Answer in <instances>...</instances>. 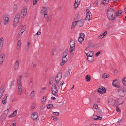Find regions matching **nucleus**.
<instances>
[{
  "label": "nucleus",
  "mask_w": 126,
  "mask_h": 126,
  "mask_svg": "<svg viewBox=\"0 0 126 126\" xmlns=\"http://www.w3.org/2000/svg\"><path fill=\"white\" fill-rule=\"evenodd\" d=\"M115 11L112 8L109 9L107 11V14L108 19L110 20H113L115 18L114 15L115 14Z\"/></svg>",
  "instance_id": "obj_1"
},
{
  "label": "nucleus",
  "mask_w": 126,
  "mask_h": 126,
  "mask_svg": "<svg viewBox=\"0 0 126 126\" xmlns=\"http://www.w3.org/2000/svg\"><path fill=\"white\" fill-rule=\"evenodd\" d=\"M70 48L69 51L70 53V57L71 58L75 52L74 49L75 48V42L72 39H71L70 42Z\"/></svg>",
  "instance_id": "obj_2"
},
{
  "label": "nucleus",
  "mask_w": 126,
  "mask_h": 126,
  "mask_svg": "<svg viewBox=\"0 0 126 126\" xmlns=\"http://www.w3.org/2000/svg\"><path fill=\"white\" fill-rule=\"evenodd\" d=\"M117 92L118 93L119 96L123 97L125 95L124 92H126V89L125 88L121 87L117 90Z\"/></svg>",
  "instance_id": "obj_3"
},
{
  "label": "nucleus",
  "mask_w": 126,
  "mask_h": 126,
  "mask_svg": "<svg viewBox=\"0 0 126 126\" xmlns=\"http://www.w3.org/2000/svg\"><path fill=\"white\" fill-rule=\"evenodd\" d=\"M51 88L52 94L55 96H58V94L56 93L58 92V91L56 85L55 84L52 85Z\"/></svg>",
  "instance_id": "obj_4"
},
{
  "label": "nucleus",
  "mask_w": 126,
  "mask_h": 126,
  "mask_svg": "<svg viewBox=\"0 0 126 126\" xmlns=\"http://www.w3.org/2000/svg\"><path fill=\"white\" fill-rule=\"evenodd\" d=\"M9 112V109H7L1 115L0 120L2 122L5 121L6 118Z\"/></svg>",
  "instance_id": "obj_5"
},
{
  "label": "nucleus",
  "mask_w": 126,
  "mask_h": 126,
  "mask_svg": "<svg viewBox=\"0 0 126 126\" xmlns=\"http://www.w3.org/2000/svg\"><path fill=\"white\" fill-rule=\"evenodd\" d=\"M20 14L19 13H17L15 16L14 20V23L13 25L16 26L17 24L18 23L19 19Z\"/></svg>",
  "instance_id": "obj_6"
},
{
  "label": "nucleus",
  "mask_w": 126,
  "mask_h": 126,
  "mask_svg": "<svg viewBox=\"0 0 126 126\" xmlns=\"http://www.w3.org/2000/svg\"><path fill=\"white\" fill-rule=\"evenodd\" d=\"M98 90L97 91L99 93L103 94L105 93L106 92V90L105 88L101 86H100L98 87Z\"/></svg>",
  "instance_id": "obj_7"
},
{
  "label": "nucleus",
  "mask_w": 126,
  "mask_h": 126,
  "mask_svg": "<svg viewBox=\"0 0 126 126\" xmlns=\"http://www.w3.org/2000/svg\"><path fill=\"white\" fill-rule=\"evenodd\" d=\"M49 10V8L47 7H42V11L44 13V17L45 18H47V12Z\"/></svg>",
  "instance_id": "obj_8"
},
{
  "label": "nucleus",
  "mask_w": 126,
  "mask_h": 126,
  "mask_svg": "<svg viewBox=\"0 0 126 126\" xmlns=\"http://www.w3.org/2000/svg\"><path fill=\"white\" fill-rule=\"evenodd\" d=\"M17 84H18V86L17 93L18 94L20 95L22 93L23 87L21 83Z\"/></svg>",
  "instance_id": "obj_9"
},
{
  "label": "nucleus",
  "mask_w": 126,
  "mask_h": 126,
  "mask_svg": "<svg viewBox=\"0 0 126 126\" xmlns=\"http://www.w3.org/2000/svg\"><path fill=\"white\" fill-rule=\"evenodd\" d=\"M27 11V9L25 8H24L22 10L20 15L21 17H24L26 15Z\"/></svg>",
  "instance_id": "obj_10"
},
{
  "label": "nucleus",
  "mask_w": 126,
  "mask_h": 126,
  "mask_svg": "<svg viewBox=\"0 0 126 126\" xmlns=\"http://www.w3.org/2000/svg\"><path fill=\"white\" fill-rule=\"evenodd\" d=\"M38 115V114L36 112H35L31 115V117L33 120L37 119Z\"/></svg>",
  "instance_id": "obj_11"
},
{
  "label": "nucleus",
  "mask_w": 126,
  "mask_h": 126,
  "mask_svg": "<svg viewBox=\"0 0 126 126\" xmlns=\"http://www.w3.org/2000/svg\"><path fill=\"white\" fill-rule=\"evenodd\" d=\"M67 60V59L66 58V57H64V56H62V61L60 63V65L61 66L63 65L64 64H65Z\"/></svg>",
  "instance_id": "obj_12"
},
{
  "label": "nucleus",
  "mask_w": 126,
  "mask_h": 126,
  "mask_svg": "<svg viewBox=\"0 0 126 126\" xmlns=\"http://www.w3.org/2000/svg\"><path fill=\"white\" fill-rule=\"evenodd\" d=\"M5 55L1 54L0 56V64L1 65L4 59Z\"/></svg>",
  "instance_id": "obj_13"
},
{
  "label": "nucleus",
  "mask_w": 126,
  "mask_h": 126,
  "mask_svg": "<svg viewBox=\"0 0 126 126\" xmlns=\"http://www.w3.org/2000/svg\"><path fill=\"white\" fill-rule=\"evenodd\" d=\"M78 25L79 27L82 26L84 23V21L83 19H80Z\"/></svg>",
  "instance_id": "obj_14"
},
{
  "label": "nucleus",
  "mask_w": 126,
  "mask_h": 126,
  "mask_svg": "<svg viewBox=\"0 0 126 126\" xmlns=\"http://www.w3.org/2000/svg\"><path fill=\"white\" fill-rule=\"evenodd\" d=\"M3 19L5 21L4 23V25L7 24L9 21V17L6 16H4L3 17Z\"/></svg>",
  "instance_id": "obj_15"
},
{
  "label": "nucleus",
  "mask_w": 126,
  "mask_h": 126,
  "mask_svg": "<svg viewBox=\"0 0 126 126\" xmlns=\"http://www.w3.org/2000/svg\"><path fill=\"white\" fill-rule=\"evenodd\" d=\"M70 69H69L68 71L66 72H65V74L64 75V77H68L70 74L69 71H70Z\"/></svg>",
  "instance_id": "obj_16"
},
{
  "label": "nucleus",
  "mask_w": 126,
  "mask_h": 126,
  "mask_svg": "<svg viewBox=\"0 0 126 126\" xmlns=\"http://www.w3.org/2000/svg\"><path fill=\"white\" fill-rule=\"evenodd\" d=\"M92 17V15L91 14V15L89 14L86 15V16L85 18V20H88L89 21L90 19V18H91Z\"/></svg>",
  "instance_id": "obj_17"
},
{
  "label": "nucleus",
  "mask_w": 126,
  "mask_h": 126,
  "mask_svg": "<svg viewBox=\"0 0 126 126\" xmlns=\"http://www.w3.org/2000/svg\"><path fill=\"white\" fill-rule=\"evenodd\" d=\"M87 60L89 62H92L94 61L93 57L89 56H87Z\"/></svg>",
  "instance_id": "obj_18"
},
{
  "label": "nucleus",
  "mask_w": 126,
  "mask_h": 126,
  "mask_svg": "<svg viewBox=\"0 0 126 126\" xmlns=\"http://www.w3.org/2000/svg\"><path fill=\"white\" fill-rule=\"evenodd\" d=\"M19 65V63L18 61H16L15 63V69H16L18 68Z\"/></svg>",
  "instance_id": "obj_19"
},
{
  "label": "nucleus",
  "mask_w": 126,
  "mask_h": 126,
  "mask_svg": "<svg viewBox=\"0 0 126 126\" xmlns=\"http://www.w3.org/2000/svg\"><path fill=\"white\" fill-rule=\"evenodd\" d=\"M79 22V20H78V21H73V22L72 23V24L71 25V29H72L77 24V22Z\"/></svg>",
  "instance_id": "obj_20"
},
{
  "label": "nucleus",
  "mask_w": 126,
  "mask_h": 126,
  "mask_svg": "<svg viewBox=\"0 0 126 126\" xmlns=\"http://www.w3.org/2000/svg\"><path fill=\"white\" fill-rule=\"evenodd\" d=\"M68 50L67 49L65 50V51L63 53V56L64 57H66V56L68 54Z\"/></svg>",
  "instance_id": "obj_21"
},
{
  "label": "nucleus",
  "mask_w": 126,
  "mask_h": 126,
  "mask_svg": "<svg viewBox=\"0 0 126 126\" xmlns=\"http://www.w3.org/2000/svg\"><path fill=\"white\" fill-rule=\"evenodd\" d=\"M122 11L121 10H119L116 12H115V14L116 16H120L122 13Z\"/></svg>",
  "instance_id": "obj_22"
},
{
  "label": "nucleus",
  "mask_w": 126,
  "mask_h": 126,
  "mask_svg": "<svg viewBox=\"0 0 126 126\" xmlns=\"http://www.w3.org/2000/svg\"><path fill=\"white\" fill-rule=\"evenodd\" d=\"M94 47V46L92 44H88V46L85 49L86 50H87L88 49H90Z\"/></svg>",
  "instance_id": "obj_23"
},
{
  "label": "nucleus",
  "mask_w": 126,
  "mask_h": 126,
  "mask_svg": "<svg viewBox=\"0 0 126 126\" xmlns=\"http://www.w3.org/2000/svg\"><path fill=\"white\" fill-rule=\"evenodd\" d=\"M86 80L87 82L90 81L91 79V77L90 75H87L85 76Z\"/></svg>",
  "instance_id": "obj_24"
},
{
  "label": "nucleus",
  "mask_w": 126,
  "mask_h": 126,
  "mask_svg": "<svg viewBox=\"0 0 126 126\" xmlns=\"http://www.w3.org/2000/svg\"><path fill=\"white\" fill-rule=\"evenodd\" d=\"M93 54L94 53L93 51H90L86 54V55L93 57Z\"/></svg>",
  "instance_id": "obj_25"
},
{
  "label": "nucleus",
  "mask_w": 126,
  "mask_h": 126,
  "mask_svg": "<svg viewBox=\"0 0 126 126\" xmlns=\"http://www.w3.org/2000/svg\"><path fill=\"white\" fill-rule=\"evenodd\" d=\"M21 75H20L18 77L17 81V84H21Z\"/></svg>",
  "instance_id": "obj_26"
},
{
  "label": "nucleus",
  "mask_w": 126,
  "mask_h": 126,
  "mask_svg": "<svg viewBox=\"0 0 126 126\" xmlns=\"http://www.w3.org/2000/svg\"><path fill=\"white\" fill-rule=\"evenodd\" d=\"M17 4H14L13 5V11L14 13H15V12L16 11L17 9Z\"/></svg>",
  "instance_id": "obj_27"
},
{
  "label": "nucleus",
  "mask_w": 126,
  "mask_h": 126,
  "mask_svg": "<svg viewBox=\"0 0 126 126\" xmlns=\"http://www.w3.org/2000/svg\"><path fill=\"white\" fill-rule=\"evenodd\" d=\"M109 3V0H104L101 2V4H107Z\"/></svg>",
  "instance_id": "obj_28"
},
{
  "label": "nucleus",
  "mask_w": 126,
  "mask_h": 126,
  "mask_svg": "<svg viewBox=\"0 0 126 126\" xmlns=\"http://www.w3.org/2000/svg\"><path fill=\"white\" fill-rule=\"evenodd\" d=\"M110 76L109 75V74H107L106 73L103 74L102 75V77L103 78H108Z\"/></svg>",
  "instance_id": "obj_29"
},
{
  "label": "nucleus",
  "mask_w": 126,
  "mask_h": 126,
  "mask_svg": "<svg viewBox=\"0 0 126 126\" xmlns=\"http://www.w3.org/2000/svg\"><path fill=\"white\" fill-rule=\"evenodd\" d=\"M3 39L1 37L0 39V46H3Z\"/></svg>",
  "instance_id": "obj_30"
},
{
  "label": "nucleus",
  "mask_w": 126,
  "mask_h": 126,
  "mask_svg": "<svg viewBox=\"0 0 126 126\" xmlns=\"http://www.w3.org/2000/svg\"><path fill=\"white\" fill-rule=\"evenodd\" d=\"M79 14H78L77 15H76L75 16V17L74 20H73V21H75L76 20H78L79 18Z\"/></svg>",
  "instance_id": "obj_31"
},
{
  "label": "nucleus",
  "mask_w": 126,
  "mask_h": 126,
  "mask_svg": "<svg viewBox=\"0 0 126 126\" xmlns=\"http://www.w3.org/2000/svg\"><path fill=\"white\" fill-rule=\"evenodd\" d=\"M33 81V79L32 78H30V82H29V85L30 86L32 87L33 85L32 81Z\"/></svg>",
  "instance_id": "obj_32"
},
{
  "label": "nucleus",
  "mask_w": 126,
  "mask_h": 126,
  "mask_svg": "<svg viewBox=\"0 0 126 126\" xmlns=\"http://www.w3.org/2000/svg\"><path fill=\"white\" fill-rule=\"evenodd\" d=\"M21 45L20 41V40H18L17 44V48L18 49H19Z\"/></svg>",
  "instance_id": "obj_33"
},
{
  "label": "nucleus",
  "mask_w": 126,
  "mask_h": 126,
  "mask_svg": "<svg viewBox=\"0 0 126 126\" xmlns=\"http://www.w3.org/2000/svg\"><path fill=\"white\" fill-rule=\"evenodd\" d=\"M2 104L4 105L6 104V99L5 98V97H3L2 99Z\"/></svg>",
  "instance_id": "obj_34"
},
{
  "label": "nucleus",
  "mask_w": 126,
  "mask_h": 126,
  "mask_svg": "<svg viewBox=\"0 0 126 126\" xmlns=\"http://www.w3.org/2000/svg\"><path fill=\"white\" fill-rule=\"evenodd\" d=\"M62 76V73L61 72H59L57 74L56 77L57 78L60 77V78H61Z\"/></svg>",
  "instance_id": "obj_35"
},
{
  "label": "nucleus",
  "mask_w": 126,
  "mask_h": 126,
  "mask_svg": "<svg viewBox=\"0 0 126 126\" xmlns=\"http://www.w3.org/2000/svg\"><path fill=\"white\" fill-rule=\"evenodd\" d=\"M122 82L124 85L126 86V78H123Z\"/></svg>",
  "instance_id": "obj_36"
},
{
  "label": "nucleus",
  "mask_w": 126,
  "mask_h": 126,
  "mask_svg": "<svg viewBox=\"0 0 126 126\" xmlns=\"http://www.w3.org/2000/svg\"><path fill=\"white\" fill-rule=\"evenodd\" d=\"M84 38L79 37L78 38V41L79 42L81 43L84 40Z\"/></svg>",
  "instance_id": "obj_37"
},
{
  "label": "nucleus",
  "mask_w": 126,
  "mask_h": 126,
  "mask_svg": "<svg viewBox=\"0 0 126 126\" xmlns=\"http://www.w3.org/2000/svg\"><path fill=\"white\" fill-rule=\"evenodd\" d=\"M61 78H60V77L57 78L56 76V77L55 79V81L56 82L57 84L58 82L60 80Z\"/></svg>",
  "instance_id": "obj_38"
},
{
  "label": "nucleus",
  "mask_w": 126,
  "mask_h": 126,
  "mask_svg": "<svg viewBox=\"0 0 126 126\" xmlns=\"http://www.w3.org/2000/svg\"><path fill=\"white\" fill-rule=\"evenodd\" d=\"M51 118L52 119L55 121H56L58 120V118L56 117L51 116Z\"/></svg>",
  "instance_id": "obj_39"
},
{
  "label": "nucleus",
  "mask_w": 126,
  "mask_h": 126,
  "mask_svg": "<svg viewBox=\"0 0 126 126\" xmlns=\"http://www.w3.org/2000/svg\"><path fill=\"white\" fill-rule=\"evenodd\" d=\"M47 107V109H51L53 106V105L51 104H48L46 106Z\"/></svg>",
  "instance_id": "obj_40"
},
{
  "label": "nucleus",
  "mask_w": 126,
  "mask_h": 126,
  "mask_svg": "<svg viewBox=\"0 0 126 126\" xmlns=\"http://www.w3.org/2000/svg\"><path fill=\"white\" fill-rule=\"evenodd\" d=\"M112 85L113 86L116 87L118 88H119V89L121 87L120 86H118V85H116V83L115 84L113 82L112 83Z\"/></svg>",
  "instance_id": "obj_41"
},
{
  "label": "nucleus",
  "mask_w": 126,
  "mask_h": 126,
  "mask_svg": "<svg viewBox=\"0 0 126 126\" xmlns=\"http://www.w3.org/2000/svg\"><path fill=\"white\" fill-rule=\"evenodd\" d=\"M52 18V16H49L47 18V21L48 22H49V21H50Z\"/></svg>",
  "instance_id": "obj_42"
},
{
  "label": "nucleus",
  "mask_w": 126,
  "mask_h": 126,
  "mask_svg": "<svg viewBox=\"0 0 126 126\" xmlns=\"http://www.w3.org/2000/svg\"><path fill=\"white\" fill-rule=\"evenodd\" d=\"M17 110H16L14 111L12 113V115H13V116H15L17 114Z\"/></svg>",
  "instance_id": "obj_43"
},
{
  "label": "nucleus",
  "mask_w": 126,
  "mask_h": 126,
  "mask_svg": "<svg viewBox=\"0 0 126 126\" xmlns=\"http://www.w3.org/2000/svg\"><path fill=\"white\" fill-rule=\"evenodd\" d=\"M53 114L56 116H58L59 115V113L57 112H53Z\"/></svg>",
  "instance_id": "obj_44"
},
{
  "label": "nucleus",
  "mask_w": 126,
  "mask_h": 126,
  "mask_svg": "<svg viewBox=\"0 0 126 126\" xmlns=\"http://www.w3.org/2000/svg\"><path fill=\"white\" fill-rule=\"evenodd\" d=\"M22 35V34L21 32H19L17 34V37L18 38H19L21 37Z\"/></svg>",
  "instance_id": "obj_45"
},
{
  "label": "nucleus",
  "mask_w": 126,
  "mask_h": 126,
  "mask_svg": "<svg viewBox=\"0 0 126 126\" xmlns=\"http://www.w3.org/2000/svg\"><path fill=\"white\" fill-rule=\"evenodd\" d=\"M54 78H51L49 79V82L50 84H51L53 81Z\"/></svg>",
  "instance_id": "obj_46"
},
{
  "label": "nucleus",
  "mask_w": 126,
  "mask_h": 126,
  "mask_svg": "<svg viewBox=\"0 0 126 126\" xmlns=\"http://www.w3.org/2000/svg\"><path fill=\"white\" fill-rule=\"evenodd\" d=\"M97 116L96 115H94L92 117V118L93 119L97 120Z\"/></svg>",
  "instance_id": "obj_47"
},
{
  "label": "nucleus",
  "mask_w": 126,
  "mask_h": 126,
  "mask_svg": "<svg viewBox=\"0 0 126 126\" xmlns=\"http://www.w3.org/2000/svg\"><path fill=\"white\" fill-rule=\"evenodd\" d=\"M79 37H82V38H84V34L83 33H81L80 34V36Z\"/></svg>",
  "instance_id": "obj_48"
},
{
  "label": "nucleus",
  "mask_w": 126,
  "mask_h": 126,
  "mask_svg": "<svg viewBox=\"0 0 126 126\" xmlns=\"http://www.w3.org/2000/svg\"><path fill=\"white\" fill-rule=\"evenodd\" d=\"M93 108L95 109H97L98 108V107L97 105L96 104H94L93 106Z\"/></svg>",
  "instance_id": "obj_49"
},
{
  "label": "nucleus",
  "mask_w": 126,
  "mask_h": 126,
  "mask_svg": "<svg viewBox=\"0 0 126 126\" xmlns=\"http://www.w3.org/2000/svg\"><path fill=\"white\" fill-rule=\"evenodd\" d=\"M63 104V102H61L57 103V105L59 106L62 105Z\"/></svg>",
  "instance_id": "obj_50"
},
{
  "label": "nucleus",
  "mask_w": 126,
  "mask_h": 126,
  "mask_svg": "<svg viewBox=\"0 0 126 126\" xmlns=\"http://www.w3.org/2000/svg\"><path fill=\"white\" fill-rule=\"evenodd\" d=\"M31 96L34 97V91H33L31 92Z\"/></svg>",
  "instance_id": "obj_51"
},
{
  "label": "nucleus",
  "mask_w": 126,
  "mask_h": 126,
  "mask_svg": "<svg viewBox=\"0 0 126 126\" xmlns=\"http://www.w3.org/2000/svg\"><path fill=\"white\" fill-rule=\"evenodd\" d=\"M86 15L90 14L91 15V12L89 9H87L86 11Z\"/></svg>",
  "instance_id": "obj_52"
},
{
  "label": "nucleus",
  "mask_w": 126,
  "mask_h": 126,
  "mask_svg": "<svg viewBox=\"0 0 126 126\" xmlns=\"http://www.w3.org/2000/svg\"><path fill=\"white\" fill-rule=\"evenodd\" d=\"M22 27V29L23 30H24V31L26 29V26L25 25L23 26L22 25H21L20 27Z\"/></svg>",
  "instance_id": "obj_53"
},
{
  "label": "nucleus",
  "mask_w": 126,
  "mask_h": 126,
  "mask_svg": "<svg viewBox=\"0 0 126 126\" xmlns=\"http://www.w3.org/2000/svg\"><path fill=\"white\" fill-rule=\"evenodd\" d=\"M79 4H77V3H75H75H74V8H77L78 7V5Z\"/></svg>",
  "instance_id": "obj_54"
},
{
  "label": "nucleus",
  "mask_w": 126,
  "mask_h": 126,
  "mask_svg": "<svg viewBox=\"0 0 126 126\" xmlns=\"http://www.w3.org/2000/svg\"><path fill=\"white\" fill-rule=\"evenodd\" d=\"M46 97H45V96H44L42 99V102H45V101L46 100Z\"/></svg>",
  "instance_id": "obj_55"
},
{
  "label": "nucleus",
  "mask_w": 126,
  "mask_h": 126,
  "mask_svg": "<svg viewBox=\"0 0 126 126\" xmlns=\"http://www.w3.org/2000/svg\"><path fill=\"white\" fill-rule=\"evenodd\" d=\"M39 0H34L33 1V5H35L37 2Z\"/></svg>",
  "instance_id": "obj_56"
},
{
  "label": "nucleus",
  "mask_w": 126,
  "mask_h": 126,
  "mask_svg": "<svg viewBox=\"0 0 126 126\" xmlns=\"http://www.w3.org/2000/svg\"><path fill=\"white\" fill-rule=\"evenodd\" d=\"M46 89V88L45 87L43 88L42 89V90L40 91V92L41 93H43L44 91Z\"/></svg>",
  "instance_id": "obj_57"
},
{
  "label": "nucleus",
  "mask_w": 126,
  "mask_h": 126,
  "mask_svg": "<svg viewBox=\"0 0 126 126\" xmlns=\"http://www.w3.org/2000/svg\"><path fill=\"white\" fill-rule=\"evenodd\" d=\"M32 66L33 68H35L36 66V64L34 62H32Z\"/></svg>",
  "instance_id": "obj_58"
},
{
  "label": "nucleus",
  "mask_w": 126,
  "mask_h": 126,
  "mask_svg": "<svg viewBox=\"0 0 126 126\" xmlns=\"http://www.w3.org/2000/svg\"><path fill=\"white\" fill-rule=\"evenodd\" d=\"M116 111L117 112H120V110L119 109V108L117 106H116Z\"/></svg>",
  "instance_id": "obj_59"
},
{
  "label": "nucleus",
  "mask_w": 126,
  "mask_h": 126,
  "mask_svg": "<svg viewBox=\"0 0 126 126\" xmlns=\"http://www.w3.org/2000/svg\"><path fill=\"white\" fill-rule=\"evenodd\" d=\"M60 85H63L64 83V82L62 80L60 82Z\"/></svg>",
  "instance_id": "obj_60"
},
{
  "label": "nucleus",
  "mask_w": 126,
  "mask_h": 126,
  "mask_svg": "<svg viewBox=\"0 0 126 126\" xmlns=\"http://www.w3.org/2000/svg\"><path fill=\"white\" fill-rule=\"evenodd\" d=\"M80 2V0H75V2L77 3V4H79Z\"/></svg>",
  "instance_id": "obj_61"
},
{
  "label": "nucleus",
  "mask_w": 126,
  "mask_h": 126,
  "mask_svg": "<svg viewBox=\"0 0 126 126\" xmlns=\"http://www.w3.org/2000/svg\"><path fill=\"white\" fill-rule=\"evenodd\" d=\"M97 118V120H100L102 119V117L98 116Z\"/></svg>",
  "instance_id": "obj_62"
},
{
  "label": "nucleus",
  "mask_w": 126,
  "mask_h": 126,
  "mask_svg": "<svg viewBox=\"0 0 126 126\" xmlns=\"http://www.w3.org/2000/svg\"><path fill=\"white\" fill-rule=\"evenodd\" d=\"M100 53V51H98V52H97L95 54V56L97 57V56H98L99 55V54Z\"/></svg>",
  "instance_id": "obj_63"
},
{
  "label": "nucleus",
  "mask_w": 126,
  "mask_h": 126,
  "mask_svg": "<svg viewBox=\"0 0 126 126\" xmlns=\"http://www.w3.org/2000/svg\"><path fill=\"white\" fill-rule=\"evenodd\" d=\"M24 77L25 79L27 78L28 77L27 73H25L24 75Z\"/></svg>",
  "instance_id": "obj_64"
}]
</instances>
